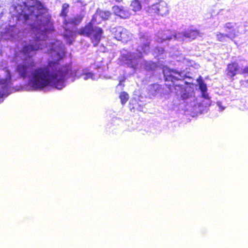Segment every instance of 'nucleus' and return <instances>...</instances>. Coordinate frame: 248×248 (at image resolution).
Masks as SVG:
<instances>
[{"label":"nucleus","mask_w":248,"mask_h":248,"mask_svg":"<svg viewBox=\"0 0 248 248\" xmlns=\"http://www.w3.org/2000/svg\"><path fill=\"white\" fill-rule=\"evenodd\" d=\"M18 0L9 9L16 24L9 25L1 33L3 39L14 43L18 49L12 60L15 72L17 78L27 82L29 90H62L69 78L72 82L80 77L84 80L98 78L88 69H83L79 75L71 64L61 65L65 47L61 41L48 40V34L55 30L48 9L37 0Z\"/></svg>","instance_id":"1"},{"label":"nucleus","mask_w":248,"mask_h":248,"mask_svg":"<svg viewBox=\"0 0 248 248\" xmlns=\"http://www.w3.org/2000/svg\"><path fill=\"white\" fill-rule=\"evenodd\" d=\"M171 86L178 97L186 103V109L194 114L202 113L204 108L202 103H199L195 98L193 89L188 86L184 79L188 78L185 71L178 72L171 69Z\"/></svg>","instance_id":"2"},{"label":"nucleus","mask_w":248,"mask_h":248,"mask_svg":"<svg viewBox=\"0 0 248 248\" xmlns=\"http://www.w3.org/2000/svg\"><path fill=\"white\" fill-rule=\"evenodd\" d=\"M140 46L135 51L122 55V61L129 67L135 68L139 63V60L149 50L150 42L148 37L143 34L140 35Z\"/></svg>","instance_id":"3"},{"label":"nucleus","mask_w":248,"mask_h":248,"mask_svg":"<svg viewBox=\"0 0 248 248\" xmlns=\"http://www.w3.org/2000/svg\"><path fill=\"white\" fill-rule=\"evenodd\" d=\"M95 22L91 20L84 27L78 30V34L90 38L94 46H96L103 37V29L95 25Z\"/></svg>","instance_id":"4"},{"label":"nucleus","mask_w":248,"mask_h":248,"mask_svg":"<svg viewBox=\"0 0 248 248\" xmlns=\"http://www.w3.org/2000/svg\"><path fill=\"white\" fill-rule=\"evenodd\" d=\"M225 33L219 32L217 34V40L220 42H226L227 39L229 38L233 40L239 33L244 32L246 31L243 24L241 23L236 24L235 23H227L224 26Z\"/></svg>","instance_id":"5"},{"label":"nucleus","mask_w":248,"mask_h":248,"mask_svg":"<svg viewBox=\"0 0 248 248\" xmlns=\"http://www.w3.org/2000/svg\"><path fill=\"white\" fill-rule=\"evenodd\" d=\"M16 78L8 69L5 70V78L0 79V103L11 93L18 91L13 86Z\"/></svg>","instance_id":"6"},{"label":"nucleus","mask_w":248,"mask_h":248,"mask_svg":"<svg viewBox=\"0 0 248 248\" xmlns=\"http://www.w3.org/2000/svg\"><path fill=\"white\" fill-rule=\"evenodd\" d=\"M199 34V32L197 30L187 29L184 32H178L173 35L171 34V40L174 39L180 42L190 41L195 39Z\"/></svg>","instance_id":"7"},{"label":"nucleus","mask_w":248,"mask_h":248,"mask_svg":"<svg viewBox=\"0 0 248 248\" xmlns=\"http://www.w3.org/2000/svg\"><path fill=\"white\" fill-rule=\"evenodd\" d=\"M111 31L114 34L115 39L123 43L127 42L130 38V32L121 26L112 28Z\"/></svg>","instance_id":"8"},{"label":"nucleus","mask_w":248,"mask_h":248,"mask_svg":"<svg viewBox=\"0 0 248 248\" xmlns=\"http://www.w3.org/2000/svg\"><path fill=\"white\" fill-rule=\"evenodd\" d=\"M112 11L116 16L123 19L128 18L132 14L130 11L127 8L118 5L113 6Z\"/></svg>","instance_id":"9"},{"label":"nucleus","mask_w":248,"mask_h":248,"mask_svg":"<svg viewBox=\"0 0 248 248\" xmlns=\"http://www.w3.org/2000/svg\"><path fill=\"white\" fill-rule=\"evenodd\" d=\"M110 15L111 13L109 11L98 9L93 16L91 20L98 24L100 22L99 19L103 20H108Z\"/></svg>","instance_id":"10"},{"label":"nucleus","mask_w":248,"mask_h":248,"mask_svg":"<svg viewBox=\"0 0 248 248\" xmlns=\"http://www.w3.org/2000/svg\"><path fill=\"white\" fill-rule=\"evenodd\" d=\"M240 66L235 62L229 63L226 70L227 75L230 78H233L237 74H240Z\"/></svg>","instance_id":"11"},{"label":"nucleus","mask_w":248,"mask_h":248,"mask_svg":"<svg viewBox=\"0 0 248 248\" xmlns=\"http://www.w3.org/2000/svg\"><path fill=\"white\" fill-rule=\"evenodd\" d=\"M199 89L201 91L202 97L206 100L205 108L210 105V97L208 93H207L206 84L202 81V80H198Z\"/></svg>","instance_id":"12"},{"label":"nucleus","mask_w":248,"mask_h":248,"mask_svg":"<svg viewBox=\"0 0 248 248\" xmlns=\"http://www.w3.org/2000/svg\"><path fill=\"white\" fill-rule=\"evenodd\" d=\"M84 16V15L82 13L77 14L74 17L68 18L67 20L66 21V24H70L73 26H77L81 22Z\"/></svg>","instance_id":"13"},{"label":"nucleus","mask_w":248,"mask_h":248,"mask_svg":"<svg viewBox=\"0 0 248 248\" xmlns=\"http://www.w3.org/2000/svg\"><path fill=\"white\" fill-rule=\"evenodd\" d=\"M160 6V4L155 2V3H153L151 6H149L147 8L146 11L149 14H151V15L155 14L163 15V14L160 13L161 10Z\"/></svg>","instance_id":"14"},{"label":"nucleus","mask_w":248,"mask_h":248,"mask_svg":"<svg viewBox=\"0 0 248 248\" xmlns=\"http://www.w3.org/2000/svg\"><path fill=\"white\" fill-rule=\"evenodd\" d=\"M160 86L158 84H153L148 87L149 93L154 96L160 92Z\"/></svg>","instance_id":"15"},{"label":"nucleus","mask_w":248,"mask_h":248,"mask_svg":"<svg viewBox=\"0 0 248 248\" xmlns=\"http://www.w3.org/2000/svg\"><path fill=\"white\" fill-rule=\"evenodd\" d=\"M141 4L139 0H133L130 5V9L134 12L140 11L141 9Z\"/></svg>","instance_id":"16"},{"label":"nucleus","mask_w":248,"mask_h":248,"mask_svg":"<svg viewBox=\"0 0 248 248\" xmlns=\"http://www.w3.org/2000/svg\"><path fill=\"white\" fill-rule=\"evenodd\" d=\"M162 72L165 81H170V68L169 67H164L162 69Z\"/></svg>","instance_id":"17"},{"label":"nucleus","mask_w":248,"mask_h":248,"mask_svg":"<svg viewBox=\"0 0 248 248\" xmlns=\"http://www.w3.org/2000/svg\"><path fill=\"white\" fill-rule=\"evenodd\" d=\"M144 66L146 70L154 71L156 69L157 64L152 61H147L145 62Z\"/></svg>","instance_id":"18"},{"label":"nucleus","mask_w":248,"mask_h":248,"mask_svg":"<svg viewBox=\"0 0 248 248\" xmlns=\"http://www.w3.org/2000/svg\"><path fill=\"white\" fill-rule=\"evenodd\" d=\"M64 37L67 39L68 43L69 44H72L75 39V34L73 31H66V32L64 34Z\"/></svg>","instance_id":"19"},{"label":"nucleus","mask_w":248,"mask_h":248,"mask_svg":"<svg viewBox=\"0 0 248 248\" xmlns=\"http://www.w3.org/2000/svg\"><path fill=\"white\" fill-rule=\"evenodd\" d=\"M119 97L121 99V103L123 105L125 104L129 98L128 94L125 92H122Z\"/></svg>","instance_id":"20"},{"label":"nucleus","mask_w":248,"mask_h":248,"mask_svg":"<svg viewBox=\"0 0 248 248\" xmlns=\"http://www.w3.org/2000/svg\"><path fill=\"white\" fill-rule=\"evenodd\" d=\"M156 50L157 51V53L158 54V56L160 57V58L163 59V54L165 52L164 48L162 47H157L156 48Z\"/></svg>","instance_id":"21"},{"label":"nucleus","mask_w":248,"mask_h":248,"mask_svg":"<svg viewBox=\"0 0 248 248\" xmlns=\"http://www.w3.org/2000/svg\"><path fill=\"white\" fill-rule=\"evenodd\" d=\"M170 36L169 35V36H167L166 37L162 36V37H160V38L159 37L158 39H156V41L158 42L162 43L166 40H170Z\"/></svg>","instance_id":"22"},{"label":"nucleus","mask_w":248,"mask_h":248,"mask_svg":"<svg viewBox=\"0 0 248 248\" xmlns=\"http://www.w3.org/2000/svg\"><path fill=\"white\" fill-rule=\"evenodd\" d=\"M248 74V66L245 67L240 66V74Z\"/></svg>","instance_id":"23"},{"label":"nucleus","mask_w":248,"mask_h":248,"mask_svg":"<svg viewBox=\"0 0 248 248\" xmlns=\"http://www.w3.org/2000/svg\"><path fill=\"white\" fill-rule=\"evenodd\" d=\"M217 106H218V107H219V110H220V111H222L223 110H224V109L225 108H224V107H222V106H221V102H218L217 103Z\"/></svg>","instance_id":"24"},{"label":"nucleus","mask_w":248,"mask_h":248,"mask_svg":"<svg viewBox=\"0 0 248 248\" xmlns=\"http://www.w3.org/2000/svg\"><path fill=\"white\" fill-rule=\"evenodd\" d=\"M67 7H68V5H66V6H65V4L63 5L62 10V12L61 13L62 15H63V13L64 12L65 10H66V8H67Z\"/></svg>","instance_id":"25"},{"label":"nucleus","mask_w":248,"mask_h":248,"mask_svg":"<svg viewBox=\"0 0 248 248\" xmlns=\"http://www.w3.org/2000/svg\"><path fill=\"white\" fill-rule=\"evenodd\" d=\"M144 2H145L146 4H149L150 2L152 1H153L154 0H141Z\"/></svg>","instance_id":"26"},{"label":"nucleus","mask_w":248,"mask_h":248,"mask_svg":"<svg viewBox=\"0 0 248 248\" xmlns=\"http://www.w3.org/2000/svg\"><path fill=\"white\" fill-rule=\"evenodd\" d=\"M166 86H167V88L169 89V90H170V84H166Z\"/></svg>","instance_id":"27"},{"label":"nucleus","mask_w":248,"mask_h":248,"mask_svg":"<svg viewBox=\"0 0 248 248\" xmlns=\"http://www.w3.org/2000/svg\"><path fill=\"white\" fill-rule=\"evenodd\" d=\"M1 53H2L1 47V44L0 43V56L1 55Z\"/></svg>","instance_id":"28"},{"label":"nucleus","mask_w":248,"mask_h":248,"mask_svg":"<svg viewBox=\"0 0 248 248\" xmlns=\"http://www.w3.org/2000/svg\"><path fill=\"white\" fill-rule=\"evenodd\" d=\"M3 15V12H1L0 13V18Z\"/></svg>","instance_id":"29"},{"label":"nucleus","mask_w":248,"mask_h":248,"mask_svg":"<svg viewBox=\"0 0 248 248\" xmlns=\"http://www.w3.org/2000/svg\"><path fill=\"white\" fill-rule=\"evenodd\" d=\"M117 2H120L122 0H115Z\"/></svg>","instance_id":"30"},{"label":"nucleus","mask_w":248,"mask_h":248,"mask_svg":"<svg viewBox=\"0 0 248 248\" xmlns=\"http://www.w3.org/2000/svg\"><path fill=\"white\" fill-rule=\"evenodd\" d=\"M142 134L143 135H145V134L144 133H143V132H142Z\"/></svg>","instance_id":"31"}]
</instances>
